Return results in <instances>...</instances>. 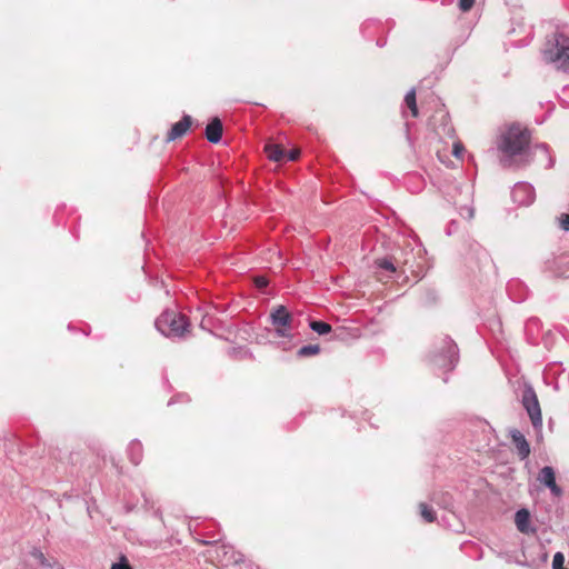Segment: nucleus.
<instances>
[{"label":"nucleus","instance_id":"nucleus-1","mask_svg":"<svg viewBox=\"0 0 569 569\" xmlns=\"http://www.w3.org/2000/svg\"><path fill=\"white\" fill-rule=\"evenodd\" d=\"M530 132L519 124H511L503 130L497 148L502 153L500 163L503 168L520 167L529 163Z\"/></svg>","mask_w":569,"mask_h":569},{"label":"nucleus","instance_id":"nucleus-2","mask_svg":"<svg viewBox=\"0 0 569 569\" xmlns=\"http://www.w3.org/2000/svg\"><path fill=\"white\" fill-rule=\"evenodd\" d=\"M542 58L553 64L558 70L569 71V36L562 31H556L547 39L542 49Z\"/></svg>","mask_w":569,"mask_h":569},{"label":"nucleus","instance_id":"nucleus-3","mask_svg":"<svg viewBox=\"0 0 569 569\" xmlns=\"http://www.w3.org/2000/svg\"><path fill=\"white\" fill-rule=\"evenodd\" d=\"M458 360V347L450 337L443 336L433 342L429 355V361L435 368L450 371L455 369Z\"/></svg>","mask_w":569,"mask_h":569},{"label":"nucleus","instance_id":"nucleus-4","mask_svg":"<svg viewBox=\"0 0 569 569\" xmlns=\"http://www.w3.org/2000/svg\"><path fill=\"white\" fill-rule=\"evenodd\" d=\"M393 254L399 269L403 268V272L408 270L416 276L423 273L427 251L421 243L408 242Z\"/></svg>","mask_w":569,"mask_h":569},{"label":"nucleus","instance_id":"nucleus-5","mask_svg":"<svg viewBox=\"0 0 569 569\" xmlns=\"http://www.w3.org/2000/svg\"><path fill=\"white\" fill-rule=\"evenodd\" d=\"M154 326L164 337L182 338L190 323L186 316L173 310H166L156 319Z\"/></svg>","mask_w":569,"mask_h":569},{"label":"nucleus","instance_id":"nucleus-6","mask_svg":"<svg viewBox=\"0 0 569 569\" xmlns=\"http://www.w3.org/2000/svg\"><path fill=\"white\" fill-rule=\"evenodd\" d=\"M271 325L274 327V332L278 337L291 338L292 337V322L293 318L284 306L276 307L270 316Z\"/></svg>","mask_w":569,"mask_h":569},{"label":"nucleus","instance_id":"nucleus-7","mask_svg":"<svg viewBox=\"0 0 569 569\" xmlns=\"http://www.w3.org/2000/svg\"><path fill=\"white\" fill-rule=\"evenodd\" d=\"M521 402L530 417L535 428L541 427L542 417L537 395L531 386H527L522 391Z\"/></svg>","mask_w":569,"mask_h":569},{"label":"nucleus","instance_id":"nucleus-8","mask_svg":"<svg viewBox=\"0 0 569 569\" xmlns=\"http://www.w3.org/2000/svg\"><path fill=\"white\" fill-rule=\"evenodd\" d=\"M535 197V189L528 182H517L511 190V198L519 206H530Z\"/></svg>","mask_w":569,"mask_h":569},{"label":"nucleus","instance_id":"nucleus-9","mask_svg":"<svg viewBox=\"0 0 569 569\" xmlns=\"http://www.w3.org/2000/svg\"><path fill=\"white\" fill-rule=\"evenodd\" d=\"M537 480L547 487L551 495L555 497H561L563 491L556 482V472L555 469L550 466H546L540 469Z\"/></svg>","mask_w":569,"mask_h":569},{"label":"nucleus","instance_id":"nucleus-10","mask_svg":"<svg viewBox=\"0 0 569 569\" xmlns=\"http://www.w3.org/2000/svg\"><path fill=\"white\" fill-rule=\"evenodd\" d=\"M567 259L565 257H552L546 260L545 269L555 277H562L569 271V269L565 267Z\"/></svg>","mask_w":569,"mask_h":569},{"label":"nucleus","instance_id":"nucleus-11","mask_svg":"<svg viewBox=\"0 0 569 569\" xmlns=\"http://www.w3.org/2000/svg\"><path fill=\"white\" fill-rule=\"evenodd\" d=\"M510 437L513 445L517 448L518 456L520 459H526L530 455V445L527 441L526 437L517 429L510 430Z\"/></svg>","mask_w":569,"mask_h":569},{"label":"nucleus","instance_id":"nucleus-12","mask_svg":"<svg viewBox=\"0 0 569 569\" xmlns=\"http://www.w3.org/2000/svg\"><path fill=\"white\" fill-rule=\"evenodd\" d=\"M192 123V119L190 116L188 114H184L182 117V119L178 122H176L172 128L170 129V131L168 132V136H167V142H171V141H174L176 139L182 137L187 130L189 129V127L191 126Z\"/></svg>","mask_w":569,"mask_h":569},{"label":"nucleus","instance_id":"nucleus-13","mask_svg":"<svg viewBox=\"0 0 569 569\" xmlns=\"http://www.w3.org/2000/svg\"><path fill=\"white\" fill-rule=\"evenodd\" d=\"M206 138L211 143H218L222 138V122L213 118L206 127Z\"/></svg>","mask_w":569,"mask_h":569},{"label":"nucleus","instance_id":"nucleus-14","mask_svg":"<svg viewBox=\"0 0 569 569\" xmlns=\"http://www.w3.org/2000/svg\"><path fill=\"white\" fill-rule=\"evenodd\" d=\"M515 522H516L517 529L522 533H529V532L533 531V529H531L529 526L530 512L525 508H522L516 512Z\"/></svg>","mask_w":569,"mask_h":569},{"label":"nucleus","instance_id":"nucleus-15","mask_svg":"<svg viewBox=\"0 0 569 569\" xmlns=\"http://www.w3.org/2000/svg\"><path fill=\"white\" fill-rule=\"evenodd\" d=\"M373 264L377 269L385 270L389 273H395L399 269L395 254L377 258Z\"/></svg>","mask_w":569,"mask_h":569},{"label":"nucleus","instance_id":"nucleus-16","mask_svg":"<svg viewBox=\"0 0 569 569\" xmlns=\"http://www.w3.org/2000/svg\"><path fill=\"white\" fill-rule=\"evenodd\" d=\"M128 456L131 462L138 466L143 457V447L139 440H132L128 446Z\"/></svg>","mask_w":569,"mask_h":569},{"label":"nucleus","instance_id":"nucleus-17","mask_svg":"<svg viewBox=\"0 0 569 569\" xmlns=\"http://www.w3.org/2000/svg\"><path fill=\"white\" fill-rule=\"evenodd\" d=\"M264 150L268 158L274 162H283L287 156V151L279 144H267Z\"/></svg>","mask_w":569,"mask_h":569},{"label":"nucleus","instance_id":"nucleus-18","mask_svg":"<svg viewBox=\"0 0 569 569\" xmlns=\"http://www.w3.org/2000/svg\"><path fill=\"white\" fill-rule=\"evenodd\" d=\"M442 123L441 127L437 129V133L439 136H446L452 138L455 136L453 127L448 122V114L441 113Z\"/></svg>","mask_w":569,"mask_h":569},{"label":"nucleus","instance_id":"nucleus-19","mask_svg":"<svg viewBox=\"0 0 569 569\" xmlns=\"http://www.w3.org/2000/svg\"><path fill=\"white\" fill-rule=\"evenodd\" d=\"M405 103L410 109L412 117H418V107L416 100V90L415 88L410 89L405 96Z\"/></svg>","mask_w":569,"mask_h":569},{"label":"nucleus","instance_id":"nucleus-20","mask_svg":"<svg viewBox=\"0 0 569 569\" xmlns=\"http://www.w3.org/2000/svg\"><path fill=\"white\" fill-rule=\"evenodd\" d=\"M309 327L312 331L321 336L327 335L331 331V326L323 321L312 320L310 321Z\"/></svg>","mask_w":569,"mask_h":569},{"label":"nucleus","instance_id":"nucleus-21","mask_svg":"<svg viewBox=\"0 0 569 569\" xmlns=\"http://www.w3.org/2000/svg\"><path fill=\"white\" fill-rule=\"evenodd\" d=\"M419 508H420V516L422 517V519L426 522H433L436 520V512L430 506H428L425 502H421L419 505Z\"/></svg>","mask_w":569,"mask_h":569},{"label":"nucleus","instance_id":"nucleus-22","mask_svg":"<svg viewBox=\"0 0 569 569\" xmlns=\"http://www.w3.org/2000/svg\"><path fill=\"white\" fill-rule=\"evenodd\" d=\"M30 555L41 567H47V568L52 567V563L49 561V559L44 556V553L39 548H33L30 551Z\"/></svg>","mask_w":569,"mask_h":569},{"label":"nucleus","instance_id":"nucleus-23","mask_svg":"<svg viewBox=\"0 0 569 569\" xmlns=\"http://www.w3.org/2000/svg\"><path fill=\"white\" fill-rule=\"evenodd\" d=\"M319 352H320V347L318 345H307V346L301 347L298 350L297 355L300 358H305V357L318 355Z\"/></svg>","mask_w":569,"mask_h":569},{"label":"nucleus","instance_id":"nucleus-24","mask_svg":"<svg viewBox=\"0 0 569 569\" xmlns=\"http://www.w3.org/2000/svg\"><path fill=\"white\" fill-rule=\"evenodd\" d=\"M459 213L462 218L467 220H471L475 216V208L472 206H461L459 208Z\"/></svg>","mask_w":569,"mask_h":569},{"label":"nucleus","instance_id":"nucleus-25","mask_svg":"<svg viewBox=\"0 0 569 569\" xmlns=\"http://www.w3.org/2000/svg\"><path fill=\"white\" fill-rule=\"evenodd\" d=\"M565 556L561 552H557L552 559V569H565Z\"/></svg>","mask_w":569,"mask_h":569},{"label":"nucleus","instance_id":"nucleus-26","mask_svg":"<svg viewBox=\"0 0 569 569\" xmlns=\"http://www.w3.org/2000/svg\"><path fill=\"white\" fill-rule=\"evenodd\" d=\"M111 569H133V568L130 566L127 558L124 556H121L120 560L118 562H114L111 566Z\"/></svg>","mask_w":569,"mask_h":569},{"label":"nucleus","instance_id":"nucleus-27","mask_svg":"<svg viewBox=\"0 0 569 569\" xmlns=\"http://www.w3.org/2000/svg\"><path fill=\"white\" fill-rule=\"evenodd\" d=\"M559 99L565 107H569V84L562 87Z\"/></svg>","mask_w":569,"mask_h":569},{"label":"nucleus","instance_id":"nucleus-28","mask_svg":"<svg viewBox=\"0 0 569 569\" xmlns=\"http://www.w3.org/2000/svg\"><path fill=\"white\" fill-rule=\"evenodd\" d=\"M437 300V292L433 289L426 290L423 302L427 305L433 303Z\"/></svg>","mask_w":569,"mask_h":569},{"label":"nucleus","instance_id":"nucleus-29","mask_svg":"<svg viewBox=\"0 0 569 569\" xmlns=\"http://www.w3.org/2000/svg\"><path fill=\"white\" fill-rule=\"evenodd\" d=\"M475 4V0H459L458 7L462 12H468Z\"/></svg>","mask_w":569,"mask_h":569},{"label":"nucleus","instance_id":"nucleus-30","mask_svg":"<svg viewBox=\"0 0 569 569\" xmlns=\"http://www.w3.org/2000/svg\"><path fill=\"white\" fill-rule=\"evenodd\" d=\"M559 224H560L561 229H563L565 231H569V214L568 213H562L559 217Z\"/></svg>","mask_w":569,"mask_h":569},{"label":"nucleus","instance_id":"nucleus-31","mask_svg":"<svg viewBox=\"0 0 569 569\" xmlns=\"http://www.w3.org/2000/svg\"><path fill=\"white\" fill-rule=\"evenodd\" d=\"M463 151H465V148H463V146H462L461 143L456 142V143L453 144L452 153H453L456 157H458V158H459V157H461V154L463 153Z\"/></svg>","mask_w":569,"mask_h":569},{"label":"nucleus","instance_id":"nucleus-32","mask_svg":"<svg viewBox=\"0 0 569 569\" xmlns=\"http://www.w3.org/2000/svg\"><path fill=\"white\" fill-rule=\"evenodd\" d=\"M254 283L258 288L262 289L268 286V280L264 277H257Z\"/></svg>","mask_w":569,"mask_h":569},{"label":"nucleus","instance_id":"nucleus-33","mask_svg":"<svg viewBox=\"0 0 569 569\" xmlns=\"http://www.w3.org/2000/svg\"><path fill=\"white\" fill-rule=\"evenodd\" d=\"M298 157H299V151L298 150H291V151L287 152L284 161H293Z\"/></svg>","mask_w":569,"mask_h":569},{"label":"nucleus","instance_id":"nucleus-34","mask_svg":"<svg viewBox=\"0 0 569 569\" xmlns=\"http://www.w3.org/2000/svg\"><path fill=\"white\" fill-rule=\"evenodd\" d=\"M538 148L545 151L546 153L548 152V146L546 143L539 144Z\"/></svg>","mask_w":569,"mask_h":569},{"label":"nucleus","instance_id":"nucleus-35","mask_svg":"<svg viewBox=\"0 0 569 569\" xmlns=\"http://www.w3.org/2000/svg\"><path fill=\"white\" fill-rule=\"evenodd\" d=\"M206 317H207V316H204V317H203V319L201 320V323H200V326H201L202 328H204V326H206V321H207V320H206Z\"/></svg>","mask_w":569,"mask_h":569}]
</instances>
